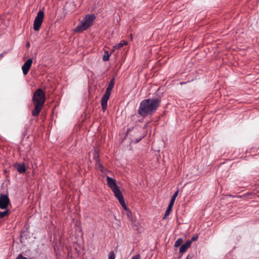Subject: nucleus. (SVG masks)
<instances>
[{
  "label": "nucleus",
  "mask_w": 259,
  "mask_h": 259,
  "mask_svg": "<svg viewBox=\"0 0 259 259\" xmlns=\"http://www.w3.org/2000/svg\"><path fill=\"white\" fill-rule=\"evenodd\" d=\"M15 168L20 173L24 172L25 171V166L24 163H17L14 165Z\"/></svg>",
  "instance_id": "nucleus-10"
},
{
  "label": "nucleus",
  "mask_w": 259,
  "mask_h": 259,
  "mask_svg": "<svg viewBox=\"0 0 259 259\" xmlns=\"http://www.w3.org/2000/svg\"><path fill=\"white\" fill-rule=\"evenodd\" d=\"M117 199L119 201V202L120 203L121 205L123 207L124 209L125 210H127L128 209H127V207L126 206V204L125 203L123 195L122 196H120L118 198H117Z\"/></svg>",
  "instance_id": "nucleus-12"
},
{
  "label": "nucleus",
  "mask_w": 259,
  "mask_h": 259,
  "mask_svg": "<svg viewBox=\"0 0 259 259\" xmlns=\"http://www.w3.org/2000/svg\"><path fill=\"white\" fill-rule=\"evenodd\" d=\"M32 63V60L31 59H29L27 60L22 66V69L24 75H26L28 73Z\"/></svg>",
  "instance_id": "nucleus-8"
},
{
  "label": "nucleus",
  "mask_w": 259,
  "mask_h": 259,
  "mask_svg": "<svg viewBox=\"0 0 259 259\" xmlns=\"http://www.w3.org/2000/svg\"><path fill=\"white\" fill-rule=\"evenodd\" d=\"M132 37H133L132 35H131L130 36V38H131V39H132Z\"/></svg>",
  "instance_id": "nucleus-29"
},
{
  "label": "nucleus",
  "mask_w": 259,
  "mask_h": 259,
  "mask_svg": "<svg viewBox=\"0 0 259 259\" xmlns=\"http://www.w3.org/2000/svg\"><path fill=\"white\" fill-rule=\"evenodd\" d=\"M110 56V54H109V53L107 51H106L105 52V54L103 57V61H108L109 59Z\"/></svg>",
  "instance_id": "nucleus-16"
},
{
  "label": "nucleus",
  "mask_w": 259,
  "mask_h": 259,
  "mask_svg": "<svg viewBox=\"0 0 259 259\" xmlns=\"http://www.w3.org/2000/svg\"><path fill=\"white\" fill-rule=\"evenodd\" d=\"M95 19V16L94 15H86L80 21V23L74 29V31L80 32L87 30L92 25Z\"/></svg>",
  "instance_id": "nucleus-3"
},
{
  "label": "nucleus",
  "mask_w": 259,
  "mask_h": 259,
  "mask_svg": "<svg viewBox=\"0 0 259 259\" xmlns=\"http://www.w3.org/2000/svg\"><path fill=\"white\" fill-rule=\"evenodd\" d=\"M174 204V203H173L172 202H170L168 204V207L172 209Z\"/></svg>",
  "instance_id": "nucleus-24"
},
{
  "label": "nucleus",
  "mask_w": 259,
  "mask_h": 259,
  "mask_svg": "<svg viewBox=\"0 0 259 259\" xmlns=\"http://www.w3.org/2000/svg\"><path fill=\"white\" fill-rule=\"evenodd\" d=\"M96 167L98 169H99L101 172L103 174L105 173V175H102V177H106V178H111L112 177V174L108 171H106L105 169L102 166L101 163L99 162H97L96 164Z\"/></svg>",
  "instance_id": "nucleus-7"
},
{
  "label": "nucleus",
  "mask_w": 259,
  "mask_h": 259,
  "mask_svg": "<svg viewBox=\"0 0 259 259\" xmlns=\"http://www.w3.org/2000/svg\"><path fill=\"white\" fill-rule=\"evenodd\" d=\"M178 193H179V191H177L176 192H175L174 195L172 196V197L176 198V197H177V196L178 195Z\"/></svg>",
  "instance_id": "nucleus-25"
},
{
  "label": "nucleus",
  "mask_w": 259,
  "mask_h": 259,
  "mask_svg": "<svg viewBox=\"0 0 259 259\" xmlns=\"http://www.w3.org/2000/svg\"><path fill=\"white\" fill-rule=\"evenodd\" d=\"M183 242V240L182 238H179L175 243V247H179Z\"/></svg>",
  "instance_id": "nucleus-17"
},
{
  "label": "nucleus",
  "mask_w": 259,
  "mask_h": 259,
  "mask_svg": "<svg viewBox=\"0 0 259 259\" xmlns=\"http://www.w3.org/2000/svg\"><path fill=\"white\" fill-rule=\"evenodd\" d=\"M126 211H127V212H126V215L127 216V217L128 218H130L131 217V216H132V212L130 210H128V209H127V210H126Z\"/></svg>",
  "instance_id": "nucleus-21"
},
{
  "label": "nucleus",
  "mask_w": 259,
  "mask_h": 259,
  "mask_svg": "<svg viewBox=\"0 0 259 259\" xmlns=\"http://www.w3.org/2000/svg\"><path fill=\"white\" fill-rule=\"evenodd\" d=\"M16 259H27L26 257L23 256L22 254H19Z\"/></svg>",
  "instance_id": "nucleus-23"
},
{
  "label": "nucleus",
  "mask_w": 259,
  "mask_h": 259,
  "mask_svg": "<svg viewBox=\"0 0 259 259\" xmlns=\"http://www.w3.org/2000/svg\"><path fill=\"white\" fill-rule=\"evenodd\" d=\"M159 105V101L157 99L144 100L140 103L138 110L139 114L145 116L154 113Z\"/></svg>",
  "instance_id": "nucleus-1"
},
{
  "label": "nucleus",
  "mask_w": 259,
  "mask_h": 259,
  "mask_svg": "<svg viewBox=\"0 0 259 259\" xmlns=\"http://www.w3.org/2000/svg\"><path fill=\"white\" fill-rule=\"evenodd\" d=\"M198 239V235H196L195 236H194L192 237L191 240H189V241H191V243L192 244L193 241H196Z\"/></svg>",
  "instance_id": "nucleus-20"
},
{
  "label": "nucleus",
  "mask_w": 259,
  "mask_h": 259,
  "mask_svg": "<svg viewBox=\"0 0 259 259\" xmlns=\"http://www.w3.org/2000/svg\"><path fill=\"white\" fill-rule=\"evenodd\" d=\"M132 37H133L132 35H131L130 36V38H131V39H132Z\"/></svg>",
  "instance_id": "nucleus-30"
},
{
  "label": "nucleus",
  "mask_w": 259,
  "mask_h": 259,
  "mask_svg": "<svg viewBox=\"0 0 259 259\" xmlns=\"http://www.w3.org/2000/svg\"><path fill=\"white\" fill-rule=\"evenodd\" d=\"M107 185L113 192L116 198H118L120 196H122V193L120 190L119 182H117L115 179H107Z\"/></svg>",
  "instance_id": "nucleus-4"
},
{
  "label": "nucleus",
  "mask_w": 259,
  "mask_h": 259,
  "mask_svg": "<svg viewBox=\"0 0 259 259\" xmlns=\"http://www.w3.org/2000/svg\"><path fill=\"white\" fill-rule=\"evenodd\" d=\"M186 259H191V257L189 255H188L186 258Z\"/></svg>",
  "instance_id": "nucleus-27"
},
{
  "label": "nucleus",
  "mask_w": 259,
  "mask_h": 259,
  "mask_svg": "<svg viewBox=\"0 0 259 259\" xmlns=\"http://www.w3.org/2000/svg\"><path fill=\"white\" fill-rule=\"evenodd\" d=\"M127 41H121L120 43H119L118 44H117L116 45H115L113 47V50H112V52L114 51L115 50L119 49L120 48H121L123 45H127Z\"/></svg>",
  "instance_id": "nucleus-14"
},
{
  "label": "nucleus",
  "mask_w": 259,
  "mask_h": 259,
  "mask_svg": "<svg viewBox=\"0 0 259 259\" xmlns=\"http://www.w3.org/2000/svg\"><path fill=\"white\" fill-rule=\"evenodd\" d=\"M110 94L105 93V95L103 96L102 101H101V105L104 111L107 108V101L109 98Z\"/></svg>",
  "instance_id": "nucleus-9"
},
{
  "label": "nucleus",
  "mask_w": 259,
  "mask_h": 259,
  "mask_svg": "<svg viewBox=\"0 0 259 259\" xmlns=\"http://www.w3.org/2000/svg\"><path fill=\"white\" fill-rule=\"evenodd\" d=\"M115 254L113 251H111L109 254L108 259H115Z\"/></svg>",
  "instance_id": "nucleus-19"
},
{
  "label": "nucleus",
  "mask_w": 259,
  "mask_h": 259,
  "mask_svg": "<svg viewBox=\"0 0 259 259\" xmlns=\"http://www.w3.org/2000/svg\"><path fill=\"white\" fill-rule=\"evenodd\" d=\"M114 84V82L113 80H112L110 81V82L108 84V87L107 88L106 91V93L111 94V92L113 88Z\"/></svg>",
  "instance_id": "nucleus-13"
},
{
  "label": "nucleus",
  "mask_w": 259,
  "mask_h": 259,
  "mask_svg": "<svg viewBox=\"0 0 259 259\" xmlns=\"http://www.w3.org/2000/svg\"><path fill=\"white\" fill-rule=\"evenodd\" d=\"M175 200H176V198L172 197L170 202H172L174 203L175 201Z\"/></svg>",
  "instance_id": "nucleus-26"
},
{
  "label": "nucleus",
  "mask_w": 259,
  "mask_h": 259,
  "mask_svg": "<svg viewBox=\"0 0 259 259\" xmlns=\"http://www.w3.org/2000/svg\"><path fill=\"white\" fill-rule=\"evenodd\" d=\"M45 101V95L41 89H37L33 94L32 102L34 108L32 114L34 116L38 115L40 112Z\"/></svg>",
  "instance_id": "nucleus-2"
},
{
  "label": "nucleus",
  "mask_w": 259,
  "mask_h": 259,
  "mask_svg": "<svg viewBox=\"0 0 259 259\" xmlns=\"http://www.w3.org/2000/svg\"><path fill=\"white\" fill-rule=\"evenodd\" d=\"M44 18V13L42 11H39L37 14V16L35 18L33 23V29L35 31H38L40 28V26L42 24L43 20Z\"/></svg>",
  "instance_id": "nucleus-5"
},
{
  "label": "nucleus",
  "mask_w": 259,
  "mask_h": 259,
  "mask_svg": "<svg viewBox=\"0 0 259 259\" xmlns=\"http://www.w3.org/2000/svg\"><path fill=\"white\" fill-rule=\"evenodd\" d=\"M10 203V200L9 197L5 195H0V208L6 209L9 204Z\"/></svg>",
  "instance_id": "nucleus-6"
},
{
  "label": "nucleus",
  "mask_w": 259,
  "mask_h": 259,
  "mask_svg": "<svg viewBox=\"0 0 259 259\" xmlns=\"http://www.w3.org/2000/svg\"><path fill=\"white\" fill-rule=\"evenodd\" d=\"M191 241L187 240L184 244L181 246L179 249L180 252H185L191 246Z\"/></svg>",
  "instance_id": "nucleus-11"
},
{
  "label": "nucleus",
  "mask_w": 259,
  "mask_h": 259,
  "mask_svg": "<svg viewBox=\"0 0 259 259\" xmlns=\"http://www.w3.org/2000/svg\"><path fill=\"white\" fill-rule=\"evenodd\" d=\"M29 46H30L29 43V42H28V43H27V46L29 47Z\"/></svg>",
  "instance_id": "nucleus-28"
},
{
  "label": "nucleus",
  "mask_w": 259,
  "mask_h": 259,
  "mask_svg": "<svg viewBox=\"0 0 259 259\" xmlns=\"http://www.w3.org/2000/svg\"><path fill=\"white\" fill-rule=\"evenodd\" d=\"M141 256L140 254H136L133 256V257L131 259H140Z\"/></svg>",
  "instance_id": "nucleus-22"
},
{
  "label": "nucleus",
  "mask_w": 259,
  "mask_h": 259,
  "mask_svg": "<svg viewBox=\"0 0 259 259\" xmlns=\"http://www.w3.org/2000/svg\"><path fill=\"white\" fill-rule=\"evenodd\" d=\"M9 214V211L8 209H6L5 211L3 212L0 211V219L3 218L5 217L8 215Z\"/></svg>",
  "instance_id": "nucleus-15"
},
{
  "label": "nucleus",
  "mask_w": 259,
  "mask_h": 259,
  "mask_svg": "<svg viewBox=\"0 0 259 259\" xmlns=\"http://www.w3.org/2000/svg\"><path fill=\"white\" fill-rule=\"evenodd\" d=\"M171 208H170L169 207H167L166 211L165 212V214H164V215L163 218V219H165L167 218V217L169 215L171 211Z\"/></svg>",
  "instance_id": "nucleus-18"
}]
</instances>
